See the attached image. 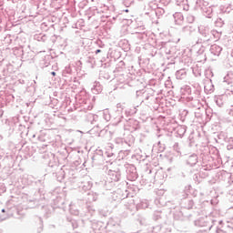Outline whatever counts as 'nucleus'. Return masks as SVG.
<instances>
[{
  "label": "nucleus",
  "mask_w": 233,
  "mask_h": 233,
  "mask_svg": "<svg viewBox=\"0 0 233 233\" xmlns=\"http://www.w3.org/2000/svg\"><path fill=\"white\" fill-rule=\"evenodd\" d=\"M99 52H101V50H99V49H98V50H96V54H99Z\"/></svg>",
  "instance_id": "f257e3e1"
},
{
  "label": "nucleus",
  "mask_w": 233,
  "mask_h": 233,
  "mask_svg": "<svg viewBox=\"0 0 233 233\" xmlns=\"http://www.w3.org/2000/svg\"><path fill=\"white\" fill-rule=\"evenodd\" d=\"M51 74H52L53 76H56V72H54V71H53Z\"/></svg>",
  "instance_id": "f03ea898"
},
{
  "label": "nucleus",
  "mask_w": 233,
  "mask_h": 233,
  "mask_svg": "<svg viewBox=\"0 0 233 233\" xmlns=\"http://www.w3.org/2000/svg\"><path fill=\"white\" fill-rule=\"evenodd\" d=\"M2 212H3V213H5V209H2Z\"/></svg>",
  "instance_id": "7ed1b4c3"
},
{
  "label": "nucleus",
  "mask_w": 233,
  "mask_h": 233,
  "mask_svg": "<svg viewBox=\"0 0 233 233\" xmlns=\"http://www.w3.org/2000/svg\"><path fill=\"white\" fill-rule=\"evenodd\" d=\"M126 12H128V9H127Z\"/></svg>",
  "instance_id": "20e7f679"
}]
</instances>
